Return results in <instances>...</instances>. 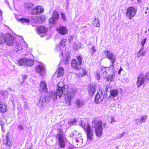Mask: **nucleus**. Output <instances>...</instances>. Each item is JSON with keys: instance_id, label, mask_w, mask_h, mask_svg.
<instances>
[{"instance_id": "55", "label": "nucleus", "mask_w": 149, "mask_h": 149, "mask_svg": "<svg viewBox=\"0 0 149 149\" xmlns=\"http://www.w3.org/2000/svg\"><path fill=\"white\" fill-rule=\"evenodd\" d=\"M29 8V7H27V8Z\"/></svg>"}, {"instance_id": "26", "label": "nucleus", "mask_w": 149, "mask_h": 149, "mask_svg": "<svg viewBox=\"0 0 149 149\" xmlns=\"http://www.w3.org/2000/svg\"><path fill=\"white\" fill-rule=\"evenodd\" d=\"M115 74L109 75L106 77V80L110 82L113 81L115 79Z\"/></svg>"}, {"instance_id": "15", "label": "nucleus", "mask_w": 149, "mask_h": 149, "mask_svg": "<svg viewBox=\"0 0 149 149\" xmlns=\"http://www.w3.org/2000/svg\"><path fill=\"white\" fill-rule=\"evenodd\" d=\"M44 11L43 7L41 6H38L31 10V13L33 15L39 14L43 13Z\"/></svg>"}, {"instance_id": "20", "label": "nucleus", "mask_w": 149, "mask_h": 149, "mask_svg": "<svg viewBox=\"0 0 149 149\" xmlns=\"http://www.w3.org/2000/svg\"><path fill=\"white\" fill-rule=\"evenodd\" d=\"M71 65L73 68L77 70H79L81 68V65L75 59H73L71 61Z\"/></svg>"}, {"instance_id": "52", "label": "nucleus", "mask_w": 149, "mask_h": 149, "mask_svg": "<svg viewBox=\"0 0 149 149\" xmlns=\"http://www.w3.org/2000/svg\"><path fill=\"white\" fill-rule=\"evenodd\" d=\"M138 2H141V0H137Z\"/></svg>"}, {"instance_id": "45", "label": "nucleus", "mask_w": 149, "mask_h": 149, "mask_svg": "<svg viewBox=\"0 0 149 149\" xmlns=\"http://www.w3.org/2000/svg\"><path fill=\"white\" fill-rule=\"evenodd\" d=\"M73 36H69L68 40L69 41L70 43L71 41H72L73 40Z\"/></svg>"}, {"instance_id": "41", "label": "nucleus", "mask_w": 149, "mask_h": 149, "mask_svg": "<svg viewBox=\"0 0 149 149\" xmlns=\"http://www.w3.org/2000/svg\"><path fill=\"white\" fill-rule=\"evenodd\" d=\"M96 51V50L95 48V47L94 46H93L92 48H91V55H93L94 53V52H95Z\"/></svg>"}, {"instance_id": "4", "label": "nucleus", "mask_w": 149, "mask_h": 149, "mask_svg": "<svg viewBox=\"0 0 149 149\" xmlns=\"http://www.w3.org/2000/svg\"><path fill=\"white\" fill-rule=\"evenodd\" d=\"M136 11V9L134 7L130 6L127 8L126 15L130 19H131L135 15Z\"/></svg>"}, {"instance_id": "12", "label": "nucleus", "mask_w": 149, "mask_h": 149, "mask_svg": "<svg viewBox=\"0 0 149 149\" xmlns=\"http://www.w3.org/2000/svg\"><path fill=\"white\" fill-rule=\"evenodd\" d=\"M56 137L58 139V146L60 148H64L65 144L63 139V134H57Z\"/></svg>"}, {"instance_id": "17", "label": "nucleus", "mask_w": 149, "mask_h": 149, "mask_svg": "<svg viewBox=\"0 0 149 149\" xmlns=\"http://www.w3.org/2000/svg\"><path fill=\"white\" fill-rule=\"evenodd\" d=\"M36 72L41 75H43L46 73L45 66L42 65H37L35 67Z\"/></svg>"}, {"instance_id": "27", "label": "nucleus", "mask_w": 149, "mask_h": 149, "mask_svg": "<svg viewBox=\"0 0 149 149\" xmlns=\"http://www.w3.org/2000/svg\"><path fill=\"white\" fill-rule=\"evenodd\" d=\"M75 103L79 107H82L84 104L83 101L79 99H77L76 100Z\"/></svg>"}, {"instance_id": "28", "label": "nucleus", "mask_w": 149, "mask_h": 149, "mask_svg": "<svg viewBox=\"0 0 149 149\" xmlns=\"http://www.w3.org/2000/svg\"><path fill=\"white\" fill-rule=\"evenodd\" d=\"M27 78V75L25 74H22L21 75V77L19 79V81L21 84H22L24 82Z\"/></svg>"}, {"instance_id": "14", "label": "nucleus", "mask_w": 149, "mask_h": 149, "mask_svg": "<svg viewBox=\"0 0 149 149\" xmlns=\"http://www.w3.org/2000/svg\"><path fill=\"white\" fill-rule=\"evenodd\" d=\"M38 90L40 92L43 93L45 94H47L48 93L47 86L45 82L43 81L40 82Z\"/></svg>"}, {"instance_id": "9", "label": "nucleus", "mask_w": 149, "mask_h": 149, "mask_svg": "<svg viewBox=\"0 0 149 149\" xmlns=\"http://www.w3.org/2000/svg\"><path fill=\"white\" fill-rule=\"evenodd\" d=\"M14 39V37L11 35L8 34H5V42L8 46H11L13 45Z\"/></svg>"}, {"instance_id": "49", "label": "nucleus", "mask_w": 149, "mask_h": 149, "mask_svg": "<svg viewBox=\"0 0 149 149\" xmlns=\"http://www.w3.org/2000/svg\"><path fill=\"white\" fill-rule=\"evenodd\" d=\"M122 70V69H121V68L118 71V73L119 74H120V73L121 71Z\"/></svg>"}, {"instance_id": "16", "label": "nucleus", "mask_w": 149, "mask_h": 149, "mask_svg": "<svg viewBox=\"0 0 149 149\" xmlns=\"http://www.w3.org/2000/svg\"><path fill=\"white\" fill-rule=\"evenodd\" d=\"M50 100V98L48 96H41L38 103V105L41 107H44L45 102L48 103Z\"/></svg>"}, {"instance_id": "11", "label": "nucleus", "mask_w": 149, "mask_h": 149, "mask_svg": "<svg viewBox=\"0 0 149 149\" xmlns=\"http://www.w3.org/2000/svg\"><path fill=\"white\" fill-rule=\"evenodd\" d=\"M86 89L88 94L93 95L96 90V85L94 84H90L88 85Z\"/></svg>"}, {"instance_id": "50", "label": "nucleus", "mask_w": 149, "mask_h": 149, "mask_svg": "<svg viewBox=\"0 0 149 149\" xmlns=\"http://www.w3.org/2000/svg\"><path fill=\"white\" fill-rule=\"evenodd\" d=\"M2 130L3 132H5V130H4V129H3V127H2Z\"/></svg>"}, {"instance_id": "7", "label": "nucleus", "mask_w": 149, "mask_h": 149, "mask_svg": "<svg viewBox=\"0 0 149 149\" xmlns=\"http://www.w3.org/2000/svg\"><path fill=\"white\" fill-rule=\"evenodd\" d=\"M66 90L67 89L65 86H63L61 87L59 86L58 84L54 94L56 99H57V96H58L59 98L61 97L63 92L65 91H66Z\"/></svg>"}, {"instance_id": "3", "label": "nucleus", "mask_w": 149, "mask_h": 149, "mask_svg": "<svg viewBox=\"0 0 149 149\" xmlns=\"http://www.w3.org/2000/svg\"><path fill=\"white\" fill-rule=\"evenodd\" d=\"M84 129L86 132L87 140H92L93 136V132L90 125L87 124Z\"/></svg>"}, {"instance_id": "25", "label": "nucleus", "mask_w": 149, "mask_h": 149, "mask_svg": "<svg viewBox=\"0 0 149 149\" xmlns=\"http://www.w3.org/2000/svg\"><path fill=\"white\" fill-rule=\"evenodd\" d=\"M108 68V67H107L104 66H102L101 67L100 69V73L102 75H104V74H107V73L109 71Z\"/></svg>"}, {"instance_id": "13", "label": "nucleus", "mask_w": 149, "mask_h": 149, "mask_svg": "<svg viewBox=\"0 0 149 149\" xmlns=\"http://www.w3.org/2000/svg\"><path fill=\"white\" fill-rule=\"evenodd\" d=\"M35 30L37 33L39 35L45 34L47 31V28L43 25L37 26Z\"/></svg>"}, {"instance_id": "35", "label": "nucleus", "mask_w": 149, "mask_h": 149, "mask_svg": "<svg viewBox=\"0 0 149 149\" xmlns=\"http://www.w3.org/2000/svg\"><path fill=\"white\" fill-rule=\"evenodd\" d=\"M143 48H141L139 51L138 52L137 55L138 57H139L141 56L144 55L145 54V52H143Z\"/></svg>"}, {"instance_id": "36", "label": "nucleus", "mask_w": 149, "mask_h": 149, "mask_svg": "<svg viewBox=\"0 0 149 149\" xmlns=\"http://www.w3.org/2000/svg\"><path fill=\"white\" fill-rule=\"evenodd\" d=\"M18 63L20 65H25L26 63V58L20 59L18 61Z\"/></svg>"}, {"instance_id": "8", "label": "nucleus", "mask_w": 149, "mask_h": 149, "mask_svg": "<svg viewBox=\"0 0 149 149\" xmlns=\"http://www.w3.org/2000/svg\"><path fill=\"white\" fill-rule=\"evenodd\" d=\"M59 15L58 12L54 10L52 14V15L49 19V22L50 24H55L56 22L59 19Z\"/></svg>"}, {"instance_id": "43", "label": "nucleus", "mask_w": 149, "mask_h": 149, "mask_svg": "<svg viewBox=\"0 0 149 149\" xmlns=\"http://www.w3.org/2000/svg\"><path fill=\"white\" fill-rule=\"evenodd\" d=\"M110 119H111V121H110V123H111L113 122H115V120L113 116H111L110 117Z\"/></svg>"}, {"instance_id": "47", "label": "nucleus", "mask_w": 149, "mask_h": 149, "mask_svg": "<svg viewBox=\"0 0 149 149\" xmlns=\"http://www.w3.org/2000/svg\"><path fill=\"white\" fill-rule=\"evenodd\" d=\"M19 128L20 130H22L23 129V127L22 126L20 125L19 126Z\"/></svg>"}, {"instance_id": "40", "label": "nucleus", "mask_w": 149, "mask_h": 149, "mask_svg": "<svg viewBox=\"0 0 149 149\" xmlns=\"http://www.w3.org/2000/svg\"><path fill=\"white\" fill-rule=\"evenodd\" d=\"M146 38H145L143 39V40L141 42V45L142 46V48H143V47L144 45H145V44L146 42Z\"/></svg>"}, {"instance_id": "53", "label": "nucleus", "mask_w": 149, "mask_h": 149, "mask_svg": "<svg viewBox=\"0 0 149 149\" xmlns=\"http://www.w3.org/2000/svg\"><path fill=\"white\" fill-rule=\"evenodd\" d=\"M59 132H62V130H61L60 129H59Z\"/></svg>"}, {"instance_id": "5", "label": "nucleus", "mask_w": 149, "mask_h": 149, "mask_svg": "<svg viewBox=\"0 0 149 149\" xmlns=\"http://www.w3.org/2000/svg\"><path fill=\"white\" fill-rule=\"evenodd\" d=\"M104 53L107 57L111 61V65L110 67H113L114 63L116 60V58L115 55L112 53L110 51L108 50L104 51Z\"/></svg>"}, {"instance_id": "19", "label": "nucleus", "mask_w": 149, "mask_h": 149, "mask_svg": "<svg viewBox=\"0 0 149 149\" xmlns=\"http://www.w3.org/2000/svg\"><path fill=\"white\" fill-rule=\"evenodd\" d=\"M146 78L142 74H141L138 77L136 81V84L138 87H139L144 83Z\"/></svg>"}, {"instance_id": "46", "label": "nucleus", "mask_w": 149, "mask_h": 149, "mask_svg": "<svg viewBox=\"0 0 149 149\" xmlns=\"http://www.w3.org/2000/svg\"><path fill=\"white\" fill-rule=\"evenodd\" d=\"M96 78L98 79H100V77L98 74H97L95 76Z\"/></svg>"}, {"instance_id": "38", "label": "nucleus", "mask_w": 149, "mask_h": 149, "mask_svg": "<svg viewBox=\"0 0 149 149\" xmlns=\"http://www.w3.org/2000/svg\"><path fill=\"white\" fill-rule=\"evenodd\" d=\"M79 133L78 132L74 131L73 132H72L70 134V136L72 137H76L79 135Z\"/></svg>"}, {"instance_id": "34", "label": "nucleus", "mask_w": 149, "mask_h": 149, "mask_svg": "<svg viewBox=\"0 0 149 149\" xmlns=\"http://www.w3.org/2000/svg\"><path fill=\"white\" fill-rule=\"evenodd\" d=\"M34 63V61L32 59H26V64L28 66H31Z\"/></svg>"}, {"instance_id": "22", "label": "nucleus", "mask_w": 149, "mask_h": 149, "mask_svg": "<svg viewBox=\"0 0 149 149\" xmlns=\"http://www.w3.org/2000/svg\"><path fill=\"white\" fill-rule=\"evenodd\" d=\"M7 111V106L6 104L0 101V112L4 113Z\"/></svg>"}, {"instance_id": "54", "label": "nucleus", "mask_w": 149, "mask_h": 149, "mask_svg": "<svg viewBox=\"0 0 149 149\" xmlns=\"http://www.w3.org/2000/svg\"><path fill=\"white\" fill-rule=\"evenodd\" d=\"M76 120H75V121H74V123H76Z\"/></svg>"}, {"instance_id": "10", "label": "nucleus", "mask_w": 149, "mask_h": 149, "mask_svg": "<svg viewBox=\"0 0 149 149\" xmlns=\"http://www.w3.org/2000/svg\"><path fill=\"white\" fill-rule=\"evenodd\" d=\"M104 98V95L102 92L99 91L97 92L95 96V101L97 104L101 103Z\"/></svg>"}, {"instance_id": "30", "label": "nucleus", "mask_w": 149, "mask_h": 149, "mask_svg": "<svg viewBox=\"0 0 149 149\" xmlns=\"http://www.w3.org/2000/svg\"><path fill=\"white\" fill-rule=\"evenodd\" d=\"M93 25L97 27H99L100 26V21L98 18L95 17L93 22Z\"/></svg>"}, {"instance_id": "1", "label": "nucleus", "mask_w": 149, "mask_h": 149, "mask_svg": "<svg viewBox=\"0 0 149 149\" xmlns=\"http://www.w3.org/2000/svg\"><path fill=\"white\" fill-rule=\"evenodd\" d=\"M92 125H93L95 128V132L96 135L97 137L101 136L102 134L103 126L104 127H105L107 125V123L105 122L103 123L102 121L99 120L98 117H95L92 121Z\"/></svg>"}, {"instance_id": "18", "label": "nucleus", "mask_w": 149, "mask_h": 149, "mask_svg": "<svg viewBox=\"0 0 149 149\" xmlns=\"http://www.w3.org/2000/svg\"><path fill=\"white\" fill-rule=\"evenodd\" d=\"M57 32L61 35H65L68 33V30L67 28L64 26H60L56 29Z\"/></svg>"}, {"instance_id": "21", "label": "nucleus", "mask_w": 149, "mask_h": 149, "mask_svg": "<svg viewBox=\"0 0 149 149\" xmlns=\"http://www.w3.org/2000/svg\"><path fill=\"white\" fill-rule=\"evenodd\" d=\"M75 140L76 142L77 143V145L80 147L83 146L84 144L82 137L79 136V135L76 137Z\"/></svg>"}, {"instance_id": "31", "label": "nucleus", "mask_w": 149, "mask_h": 149, "mask_svg": "<svg viewBox=\"0 0 149 149\" xmlns=\"http://www.w3.org/2000/svg\"><path fill=\"white\" fill-rule=\"evenodd\" d=\"M18 20L24 24L29 23L30 22V20L26 18H20L18 19Z\"/></svg>"}, {"instance_id": "23", "label": "nucleus", "mask_w": 149, "mask_h": 149, "mask_svg": "<svg viewBox=\"0 0 149 149\" xmlns=\"http://www.w3.org/2000/svg\"><path fill=\"white\" fill-rule=\"evenodd\" d=\"M56 73H57V77L59 78L63 75L64 69L63 68H58Z\"/></svg>"}, {"instance_id": "32", "label": "nucleus", "mask_w": 149, "mask_h": 149, "mask_svg": "<svg viewBox=\"0 0 149 149\" xmlns=\"http://www.w3.org/2000/svg\"><path fill=\"white\" fill-rule=\"evenodd\" d=\"M5 34L0 32V44L4 43L5 42Z\"/></svg>"}, {"instance_id": "6", "label": "nucleus", "mask_w": 149, "mask_h": 149, "mask_svg": "<svg viewBox=\"0 0 149 149\" xmlns=\"http://www.w3.org/2000/svg\"><path fill=\"white\" fill-rule=\"evenodd\" d=\"M74 91L66 93L64 95V100L65 103L68 105L70 106L72 99L74 95Z\"/></svg>"}, {"instance_id": "42", "label": "nucleus", "mask_w": 149, "mask_h": 149, "mask_svg": "<svg viewBox=\"0 0 149 149\" xmlns=\"http://www.w3.org/2000/svg\"><path fill=\"white\" fill-rule=\"evenodd\" d=\"M61 15L63 20L65 21L66 20V18L65 17V15L63 13H61Z\"/></svg>"}, {"instance_id": "51", "label": "nucleus", "mask_w": 149, "mask_h": 149, "mask_svg": "<svg viewBox=\"0 0 149 149\" xmlns=\"http://www.w3.org/2000/svg\"><path fill=\"white\" fill-rule=\"evenodd\" d=\"M2 15V13L1 11L0 10V15Z\"/></svg>"}, {"instance_id": "44", "label": "nucleus", "mask_w": 149, "mask_h": 149, "mask_svg": "<svg viewBox=\"0 0 149 149\" xmlns=\"http://www.w3.org/2000/svg\"><path fill=\"white\" fill-rule=\"evenodd\" d=\"M0 125L2 127H3L4 125V122L2 120H0Z\"/></svg>"}, {"instance_id": "29", "label": "nucleus", "mask_w": 149, "mask_h": 149, "mask_svg": "<svg viewBox=\"0 0 149 149\" xmlns=\"http://www.w3.org/2000/svg\"><path fill=\"white\" fill-rule=\"evenodd\" d=\"M118 91L116 89H113L111 90L110 91V95L112 97H114L118 95Z\"/></svg>"}, {"instance_id": "39", "label": "nucleus", "mask_w": 149, "mask_h": 149, "mask_svg": "<svg viewBox=\"0 0 149 149\" xmlns=\"http://www.w3.org/2000/svg\"><path fill=\"white\" fill-rule=\"evenodd\" d=\"M77 60L78 61V63L81 65H82V57L80 56H77Z\"/></svg>"}, {"instance_id": "37", "label": "nucleus", "mask_w": 149, "mask_h": 149, "mask_svg": "<svg viewBox=\"0 0 149 149\" xmlns=\"http://www.w3.org/2000/svg\"><path fill=\"white\" fill-rule=\"evenodd\" d=\"M147 118V116L146 115H143L142 116L139 120V122L140 123H143L146 122V120Z\"/></svg>"}, {"instance_id": "48", "label": "nucleus", "mask_w": 149, "mask_h": 149, "mask_svg": "<svg viewBox=\"0 0 149 149\" xmlns=\"http://www.w3.org/2000/svg\"><path fill=\"white\" fill-rule=\"evenodd\" d=\"M68 149H75V148L73 146H71L69 147Z\"/></svg>"}, {"instance_id": "56", "label": "nucleus", "mask_w": 149, "mask_h": 149, "mask_svg": "<svg viewBox=\"0 0 149 149\" xmlns=\"http://www.w3.org/2000/svg\"><path fill=\"white\" fill-rule=\"evenodd\" d=\"M27 149H30V148H28Z\"/></svg>"}, {"instance_id": "24", "label": "nucleus", "mask_w": 149, "mask_h": 149, "mask_svg": "<svg viewBox=\"0 0 149 149\" xmlns=\"http://www.w3.org/2000/svg\"><path fill=\"white\" fill-rule=\"evenodd\" d=\"M88 72L86 68H82L79 71L78 75L79 76L82 77L87 74Z\"/></svg>"}, {"instance_id": "33", "label": "nucleus", "mask_w": 149, "mask_h": 149, "mask_svg": "<svg viewBox=\"0 0 149 149\" xmlns=\"http://www.w3.org/2000/svg\"><path fill=\"white\" fill-rule=\"evenodd\" d=\"M67 42V39L62 38L60 42V45L64 47L66 45Z\"/></svg>"}, {"instance_id": "2", "label": "nucleus", "mask_w": 149, "mask_h": 149, "mask_svg": "<svg viewBox=\"0 0 149 149\" xmlns=\"http://www.w3.org/2000/svg\"><path fill=\"white\" fill-rule=\"evenodd\" d=\"M6 139H3V142L8 148H10L12 145V140L13 139V135L10 132H8L6 134Z\"/></svg>"}]
</instances>
